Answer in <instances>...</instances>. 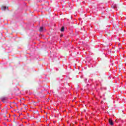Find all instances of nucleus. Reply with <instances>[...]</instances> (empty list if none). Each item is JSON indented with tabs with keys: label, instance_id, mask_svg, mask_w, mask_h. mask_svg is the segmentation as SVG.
<instances>
[{
	"label": "nucleus",
	"instance_id": "1",
	"mask_svg": "<svg viewBox=\"0 0 126 126\" xmlns=\"http://www.w3.org/2000/svg\"><path fill=\"white\" fill-rule=\"evenodd\" d=\"M44 30H45V27H41L39 28V32H43V31H44Z\"/></svg>",
	"mask_w": 126,
	"mask_h": 126
},
{
	"label": "nucleus",
	"instance_id": "2",
	"mask_svg": "<svg viewBox=\"0 0 126 126\" xmlns=\"http://www.w3.org/2000/svg\"><path fill=\"white\" fill-rule=\"evenodd\" d=\"M109 124L111 125V126H113L114 125V123L113 122V120L112 119H110L109 121Z\"/></svg>",
	"mask_w": 126,
	"mask_h": 126
},
{
	"label": "nucleus",
	"instance_id": "3",
	"mask_svg": "<svg viewBox=\"0 0 126 126\" xmlns=\"http://www.w3.org/2000/svg\"><path fill=\"white\" fill-rule=\"evenodd\" d=\"M1 9L2 10H5V9H6V6H2L1 7Z\"/></svg>",
	"mask_w": 126,
	"mask_h": 126
},
{
	"label": "nucleus",
	"instance_id": "4",
	"mask_svg": "<svg viewBox=\"0 0 126 126\" xmlns=\"http://www.w3.org/2000/svg\"><path fill=\"white\" fill-rule=\"evenodd\" d=\"M61 32H63L64 31V27H62L61 29Z\"/></svg>",
	"mask_w": 126,
	"mask_h": 126
},
{
	"label": "nucleus",
	"instance_id": "5",
	"mask_svg": "<svg viewBox=\"0 0 126 126\" xmlns=\"http://www.w3.org/2000/svg\"><path fill=\"white\" fill-rule=\"evenodd\" d=\"M113 8H116L117 5H115L114 6H113Z\"/></svg>",
	"mask_w": 126,
	"mask_h": 126
},
{
	"label": "nucleus",
	"instance_id": "6",
	"mask_svg": "<svg viewBox=\"0 0 126 126\" xmlns=\"http://www.w3.org/2000/svg\"><path fill=\"white\" fill-rule=\"evenodd\" d=\"M63 35H61V37H62Z\"/></svg>",
	"mask_w": 126,
	"mask_h": 126
}]
</instances>
